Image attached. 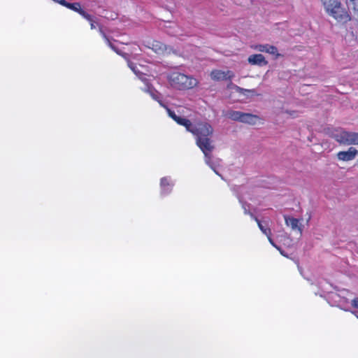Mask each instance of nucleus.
Wrapping results in <instances>:
<instances>
[{
    "instance_id": "f257e3e1",
    "label": "nucleus",
    "mask_w": 358,
    "mask_h": 358,
    "mask_svg": "<svg viewBox=\"0 0 358 358\" xmlns=\"http://www.w3.org/2000/svg\"><path fill=\"white\" fill-rule=\"evenodd\" d=\"M326 12L338 22H347L351 20L350 15L341 6L338 0H320Z\"/></svg>"
},
{
    "instance_id": "f03ea898",
    "label": "nucleus",
    "mask_w": 358,
    "mask_h": 358,
    "mask_svg": "<svg viewBox=\"0 0 358 358\" xmlns=\"http://www.w3.org/2000/svg\"><path fill=\"white\" fill-rule=\"evenodd\" d=\"M167 79L173 87L180 90L193 88L197 84L196 79L177 71L169 73Z\"/></svg>"
},
{
    "instance_id": "7ed1b4c3",
    "label": "nucleus",
    "mask_w": 358,
    "mask_h": 358,
    "mask_svg": "<svg viewBox=\"0 0 358 358\" xmlns=\"http://www.w3.org/2000/svg\"><path fill=\"white\" fill-rule=\"evenodd\" d=\"M196 143L204 155L206 163L209 165L217 174H218L214 169L213 164L211 163L212 152L215 149V145H213L210 137H205L204 138H200L199 139H196Z\"/></svg>"
},
{
    "instance_id": "20e7f679",
    "label": "nucleus",
    "mask_w": 358,
    "mask_h": 358,
    "mask_svg": "<svg viewBox=\"0 0 358 358\" xmlns=\"http://www.w3.org/2000/svg\"><path fill=\"white\" fill-rule=\"evenodd\" d=\"M213 134L212 126L207 122L199 123L196 125L193 134L196 136V140L211 137Z\"/></svg>"
},
{
    "instance_id": "39448f33",
    "label": "nucleus",
    "mask_w": 358,
    "mask_h": 358,
    "mask_svg": "<svg viewBox=\"0 0 358 358\" xmlns=\"http://www.w3.org/2000/svg\"><path fill=\"white\" fill-rule=\"evenodd\" d=\"M211 78L214 80H231L234 74L231 71H223L221 70H214L210 73Z\"/></svg>"
},
{
    "instance_id": "423d86ee",
    "label": "nucleus",
    "mask_w": 358,
    "mask_h": 358,
    "mask_svg": "<svg viewBox=\"0 0 358 358\" xmlns=\"http://www.w3.org/2000/svg\"><path fill=\"white\" fill-rule=\"evenodd\" d=\"M357 155L358 150L354 147H350L347 151L338 152L337 157L339 160L348 162L354 159Z\"/></svg>"
},
{
    "instance_id": "0eeeda50",
    "label": "nucleus",
    "mask_w": 358,
    "mask_h": 358,
    "mask_svg": "<svg viewBox=\"0 0 358 358\" xmlns=\"http://www.w3.org/2000/svg\"><path fill=\"white\" fill-rule=\"evenodd\" d=\"M248 61L251 65L264 66L268 64V62L262 54H255L249 56Z\"/></svg>"
},
{
    "instance_id": "6e6552de",
    "label": "nucleus",
    "mask_w": 358,
    "mask_h": 358,
    "mask_svg": "<svg viewBox=\"0 0 358 358\" xmlns=\"http://www.w3.org/2000/svg\"><path fill=\"white\" fill-rule=\"evenodd\" d=\"M173 186V183L171 182V179L169 177H164L160 181L161 194L162 195L169 194Z\"/></svg>"
},
{
    "instance_id": "1a4fd4ad",
    "label": "nucleus",
    "mask_w": 358,
    "mask_h": 358,
    "mask_svg": "<svg viewBox=\"0 0 358 358\" xmlns=\"http://www.w3.org/2000/svg\"><path fill=\"white\" fill-rule=\"evenodd\" d=\"M255 49L259 52H267L271 55H276L277 57L280 56V55L278 52L277 48L274 45H271L268 44L257 45L255 46Z\"/></svg>"
},
{
    "instance_id": "9d476101",
    "label": "nucleus",
    "mask_w": 358,
    "mask_h": 358,
    "mask_svg": "<svg viewBox=\"0 0 358 358\" xmlns=\"http://www.w3.org/2000/svg\"><path fill=\"white\" fill-rule=\"evenodd\" d=\"M145 47L152 49L157 54H162L167 49L165 44L157 41H155L152 43H148V44L146 45Z\"/></svg>"
},
{
    "instance_id": "9b49d317",
    "label": "nucleus",
    "mask_w": 358,
    "mask_h": 358,
    "mask_svg": "<svg viewBox=\"0 0 358 358\" xmlns=\"http://www.w3.org/2000/svg\"><path fill=\"white\" fill-rule=\"evenodd\" d=\"M285 223L287 226L290 227L293 230H298L299 234H302L301 226L299 225V220L294 217H290L285 215Z\"/></svg>"
},
{
    "instance_id": "f8f14e48",
    "label": "nucleus",
    "mask_w": 358,
    "mask_h": 358,
    "mask_svg": "<svg viewBox=\"0 0 358 358\" xmlns=\"http://www.w3.org/2000/svg\"><path fill=\"white\" fill-rule=\"evenodd\" d=\"M345 145H358V133L346 131Z\"/></svg>"
},
{
    "instance_id": "ddd939ff",
    "label": "nucleus",
    "mask_w": 358,
    "mask_h": 358,
    "mask_svg": "<svg viewBox=\"0 0 358 358\" xmlns=\"http://www.w3.org/2000/svg\"><path fill=\"white\" fill-rule=\"evenodd\" d=\"M346 130L341 129L336 130L333 134V138L339 143L345 145V135Z\"/></svg>"
},
{
    "instance_id": "4468645a",
    "label": "nucleus",
    "mask_w": 358,
    "mask_h": 358,
    "mask_svg": "<svg viewBox=\"0 0 358 358\" xmlns=\"http://www.w3.org/2000/svg\"><path fill=\"white\" fill-rule=\"evenodd\" d=\"M258 116L251 113H243L241 122L250 124H255L258 119Z\"/></svg>"
},
{
    "instance_id": "2eb2a0df",
    "label": "nucleus",
    "mask_w": 358,
    "mask_h": 358,
    "mask_svg": "<svg viewBox=\"0 0 358 358\" xmlns=\"http://www.w3.org/2000/svg\"><path fill=\"white\" fill-rule=\"evenodd\" d=\"M233 88L236 90V92H238L239 94L243 96H245L246 97H250L256 94L255 90L254 89L247 90L236 85H234Z\"/></svg>"
},
{
    "instance_id": "dca6fc26",
    "label": "nucleus",
    "mask_w": 358,
    "mask_h": 358,
    "mask_svg": "<svg viewBox=\"0 0 358 358\" xmlns=\"http://www.w3.org/2000/svg\"><path fill=\"white\" fill-rule=\"evenodd\" d=\"M243 113V112L238 111V110H229L227 113V116L232 120L238 121V122H241Z\"/></svg>"
},
{
    "instance_id": "f3484780",
    "label": "nucleus",
    "mask_w": 358,
    "mask_h": 358,
    "mask_svg": "<svg viewBox=\"0 0 358 358\" xmlns=\"http://www.w3.org/2000/svg\"><path fill=\"white\" fill-rule=\"evenodd\" d=\"M259 229L267 237L271 236V229L268 227L267 224L264 225L263 222H261L258 218H255Z\"/></svg>"
},
{
    "instance_id": "a211bd4d",
    "label": "nucleus",
    "mask_w": 358,
    "mask_h": 358,
    "mask_svg": "<svg viewBox=\"0 0 358 358\" xmlns=\"http://www.w3.org/2000/svg\"><path fill=\"white\" fill-rule=\"evenodd\" d=\"M146 92H148L152 98L156 101H157L159 98H162L161 94L152 86H148Z\"/></svg>"
},
{
    "instance_id": "6ab92c4d",
    "label": "nucleus",
    "mask_w": 358,
    "mask_h": 358,
    "mask_svg": "<svg viewBox=\"0 0 358 358\" xmlns=\"http://www.w3.org/2000/svg\"><path fill=\"white\" fill-rule=\"evenodd\" d=\"M182 126H184L187 131L191 132L193 134V131L195 129V127H196V125H194L191 121L188 119H186L183 123V124H182Z\"/></svg>"
},
{
    "instance_id": "aec40b11",
    "label": "nucleus",
    "mask_w": 358,
    "mask_h": 358,
    "mask_svg": "<svg viewBox=\"0 0 358 358\" xmlns=\"http://www.w3.org/2000/svg\"><path fill=\"white\" fill-rule=\"evenodd\" d=\"M182 126H184L187 131L191 132L193 134V131L195 129V127H196V125H194L191 121L188 119H186L183 123V124H182Z\"/></svg>"
},
{
    "instance_id": "412c9836",
    "label": "nucleus",
    "mask_w": 358,
    "mask_h": 358,
    "mask_svg": "<svg viewBox=\"0 0 358 358\" xmlns=\"http://www.w3.org/2000/svg\"><path fill=\"white\" fill-rule=\"evenodd\" d=\"M182 126H184L187 131L191 132L193 134V131L195 129V127H196V125H194L191 121L188 119H186L183 123V124H182Z\"/></svg>"
},
{
    "instance_id": "4be33fe9",
    "label": "nucleus",
    "mask_w": 358,
    "mask_h": 358,
    "mask_svg": "<svg viewBox=\"0 0 358 358\" xmlns=\"http://www.w3.org/2000/svg\"><path fill=\"white\" fill-rule=\"evenodd\" d=\"M128 66L130 68V69L136 75V76H138L139 74H141V71H139L138 66H136V64L131 62H128Z\"/></svg>"
},
{
    "instance_id": "5701e85b",
    "label": "nucleus",
    "mask_w": 358,
    "mask_h": 358,
    "mask_svg": "<svg viewBox=\"0 0 358 358\" xmlns=\"http://www.w3.org/2000/svg\"><path fill=\"white\" fill-rule=\"evenodd\" d=\"M78 13L89 22H92L93 17L91 15L88 14L86 11H85L82 8H80Z\"/></svg>"
},
{
    "instance_id": "b1692460",
    "label": "nucleus",
    "mask_w": 358,
    "mask_h": 358,
    "mask_svg": "<svg viewBox=\"0 0 358 358\" xmlns=\"http://www.w3.org/2000/svg\"><path fill=\"white\" fill-rule=\"evenodd\" d=\"M239 201H240V202H241V204H242V208H243V210H244V213H245V214H248V213H250V210H249L248 208H250V204L247 203L246 202H243V201H242L241 199H239Z\"/></svg>"
},
{
    "instance_id": "393cba45",
    "label": "nucleus",
    "mask_w": 358,
    "mask_h": 358,
    "mask_svg": "<svg viewBox=\"0 0 358 358\" xmlns=\"http://www.w3.org/2000/svg\"><path fill=\"white\" fill-rule=\"evenodd\" d=\"M138 78L141 80L145 85L146 86H150L148 85V78H146V75L143 73H141V74H139L138 76H137Z\"/></svg>"
},
{
    "instance_id": "a878e982",
    "label": "nucleus",
    "mask_w": 358,
    "mask_h": 358,
    "mask_svg": "<svg viewBox=\"0 0 358 358\" xmlns=\"http://www.w3.org/2000/svg\"><path fill=\"white\" fill-rule=\"evenodd\" d=\"M356 0H347V4L349 9H356Z\"/></svg>"
},
{
    "instance_id": "bb28decb",
    "label": "nucleus",
    "mask_w": 358,
    "mask_h": 358,
    "mask_svg": "<svg viewBox=\"0 0 358 358\" xmlns=\"http://www.w3.org/2000/svg\"><path fill=\"white\" fill-rule=\"evenodd\" d=\"M108 46L113 50H114L117 54L118 55H122V52L121 51L114 45L111 42H109L108 43Z\"/></svg>"
},
{
    "instance_id": "cd10ccee",
    "label": "nucleus",
    "mask_w": 358,
    "mask_h": 358,
    "mask_svg": "<svg viewBox=\"0 0 358 358\" xmlns=\"http://www.w3.org/2000/svg\"><path fill=\"white\" fill-rule=\"evenodd\" d=\"M167 113L169 115V117H171L173 120H176L177 119V117H178L174 111L171 110L170 108H167Z\"/></svg>"
},
{
    "instance_id": "c85d7f7f",
    "label": "nucleus",
    "mask_w": 358,
    "mask_h": 358,
    "mask_svg": "<svg viewBox=\"0 0 358 358\" xmlns=\"http://www.w3.org/2000/svg\"><path fill=\"white\" fill-rule=\"evenodd\" d=\"M99 31L101 33V34L102 35L103 38L106 40V41L107 42V43H108L109 42H110V41L109 40V38H108V36H106V34H105V32L103 31L102 28L100 27L99 28Z\"/></svg>"
},
{
    "instance_id": "c756f323",
    "label": "nucleus",
    "mask_w": 358,
    "mask_h": 358,
    "mask_svg": "<svg viewBox=\"0 0 358 358\" xmlns=\"http://www.w3.org/2000/svg\"><path fill=\"white\" fill-rule=\"evenodd\" d=\"M99 31L101 33V34L102 35L103 38L106 40V41L107 42V43H108L109 42H110V41L109 40V38H108V36H106V34H105V32L103 31L102 28L100 27L99 28Z\"/></svg>"
},
{
    "instance_id": "7c9ffc66",
    "label": "nucleus",
    "mask_w": 358,
    "mask_h": 358,
    "mask_svg": "<svg viewBox=\"0 0 358 358\" xmlns=\"http://www.w3.org/2000/svg\"><path fill=\"white\" fill-rule=\"evenodd\" d=\"M186 119H187V118H185V117L178 116V117H177V119H176L175 121H176L178 124L182 125V124H183V123H184V122H185V120Z\"/></svg>"
},
{
    "instance_id": "2f4dec72",
    "label": "nucleus",
    "mask_w": 358,
    "mask_h": 358,
    "mask_svg": "<svg viewBox=\"0 0 358 358\" xmlns=\"http://www.w3.org/2000/svg\"><path fill=\"white\" fill-rule=\"evenodd\" d=\"M268 238V241L270 242V243L273 246L275 247L277 250H280V247L278 246L273 241V240L271 238V236H269L267 237Z\"/></svg>"
},
{
    "instance_id": "473e14b6",
    "label": "nucleus",
    "mask_w": 358,
    "mask_h": 358,
    "mask_svg": "<svg viewBox=\"0 0 358 358\" xmlns=\"http://www.w3.org/2000/svg\"><path fill=\"white\" fill-rule=\"evenodd\" d=\"M352 306L355 308H357L358 309V298H355L352 301Z\"/></svg>"
},
{
    "instance_id": "72a5a7b5",
    "label": "nucleus",
    "mask_w": 358,
    "mask_h": 358,
    "mask_svg": "<svg viewBox=\"0 0 358 358\" xmlns=\"http://www.w3.org/2000/svg\"><path fill=\"white\" fill-rule=\"evenodd\" d=\"M157 101L160 104V106H162V107H164L166 110H167V108H169L168 106L164 103V101H162V98H159Z\"/></svg>"
},
{
    "instance_id": "f704fd0d",
    "label": "nucleus",
    "mask_w": 358,
    "mask_h": 358,
    "mask_svg": "<svg viewBox=\"0 0 358 358\" xmlns=\"http://www.w3.org/2000/svg\"><path fill=\"white\" fill-rule=\"evenodd\" d=\"M356 9H352L354 11V14L358 16V3L356 2Z\"/></svg>"
},
{
    "instance_id": "c9c22d12",
    "label": "nucleus",
    "mask_w": 358,
    "mask_h": 358,
    "mask_svg": "<svg viewBox=\"0 0 358 358\" xmlns=\"http://www.w3.org/2000/svg\"><path fill=\"white\" fill-rule=\"evenodd\" d=\"M90 22L91 29H95L96 26H95V21L94 20V18H92V22Z\"/></svg>"
},
{
    "instance_id": "e433bc0d",
    "label": "nucleus",
    "mask_w": 358,
    "mask_h": 358,
    "mask_svg": "<svg viewBox=\"0 0 358 358\" xmlns=\"http://www.w3.org/2000/svg\"><path fill=\"white\" fill-rule=\"evenodd\" d=\"M280 252V254L285 257H287V255L285 253L284 250L281 249V248L280 247V250H278Z\"/></svg>"
},
{
    "instance_id": "4c0bfd02",
    "label": "nucleus",
    "mask_w": 358,
    "mask_h": 358,
    "mask_svg": "<svg viewBox=\"0 0 358 358\" xmlns=\"http://www.w3.org/2000/svg\"><path fill=\"white\" fill-rule=\"evenodd\" d=\"M248 215H250V217L255 220V218H257L250 211V213Z\"/></svg>"
},
{
    "instance_id": "58836bf2",
    "label": "nucleus",
    "mask_w": 358,
    "mask_h": 358,
    "mask_svg": "<svg viewBox=\"0 0 358 358\" xmlns=\"http://www.w3.org/2000/svg\"><path fill=\"white\" fill-rule=\"evenodd\" d=\"M287 113H288L289 115H292V113H290V112H288V111Z\"/></svg>"
},
{
    "instance_id": "ea45409f",
    "label": "nucleus",
    "mask_w": 358,
    "mask_h": 358,
    "mask_svg": "<svg viewBox=\"0 0 358 358\" xmlns=\"http://www.w3.org/2000/svg\"><path fill=\"white\" fill-rule=\"evenodd\" d=\"M357 164H358V159H357Z\"/></svg>"
},
{
    "instance_id": "a19ab883",
    "label": "nucleus",
    "mask_w": 358,
    "mask_h": 358,
    "mask_svg": "<svg viewBox=\"0 0 358 358\" xmlns=\"http://www.w3.org/2000/svg\"><path fill=\"white\" fill-rule=\"evenodd\" d=\"M357 317L358 318V316L357 315Z\"/></svg>"
}]
</instances>
